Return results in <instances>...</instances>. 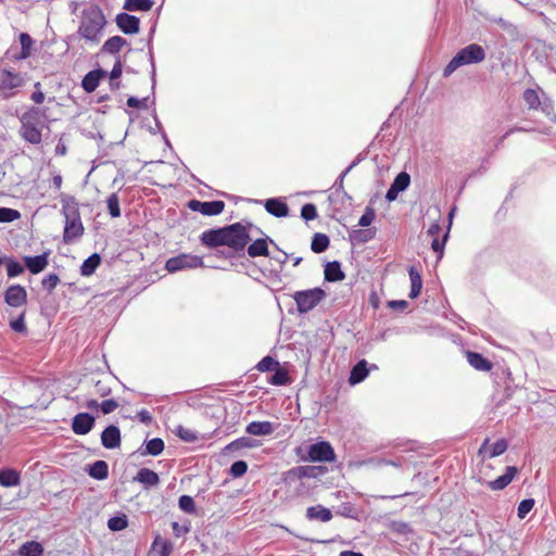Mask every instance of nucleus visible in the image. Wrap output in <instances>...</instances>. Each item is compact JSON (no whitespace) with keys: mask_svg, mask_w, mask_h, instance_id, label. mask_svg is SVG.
Wrapping results in <instances>:
<instances>
[{"mask_svg":"<svg viewBox=\"0 0 556 556\" xmlns=\"http://www.w3.org/2000/svg\"><path fill=\"white\" fill-rule=\"evenodd\" d=\"M153 5L151 0H125L123 8L126 11H149Z\"/></svg>","mask_w":556,"mask_h":556,"instance_id":"nucleus-36","label":"nucleus"},{"mask_svg":"<svg viewBox=\"0 0 556 556\" xmlns=\"http://www.w3.org/2000/svg\"><path fill=\"white\" fill-rule=\"evenodd\" d=\"M201 243L207 248L225 245V227L202 232Z\"/></svg>","mask_w":556,"mask_h":556,"instance_id":"nucleus-16","label":"nucleus"},{"mask_svg":"<svg viewBox=\"0 0 556 556\" xmlns=\"http://www.w3.org/2000/svg\"><path fill=\"white\" fill-rule=\"evenodd\" d=\"M21 217L17 210L10 207H0V223H11Z\"/></svg>","mask_w":556,"mask_h":556,"instance_id":"nucleus-49","label":"nucleus"},{"mask_svg":"<svg viewBox=\"0 0 556 556\" xmlns=\"http://www.w3.org/2000/svg\"><path fill=\"white\" fill-rule=\"evenodd\" d=\"M410 182V177L406 172H402L397 174V176L394 178L392 185L395 189H397L400 192L404 191L408 188Z\"/></svg>","mask_w":556,"mask_h":556,"instance_id":"nucleus-52","label":"nucleus"},{"mask_svg":"<svg viewBox=\"0 0 556 556\" xmlns=\"http://www.w3.org/2000/svg\"><path fill=\"white\" fill-rule=\"evenodd\" d=\"M116 25L124 34L127 35L137 34L140 29L139 18L127 13H119L116 15Z\"/></svg>","mask_w":556,"mask_h":556,"instance_id":"nucleus-15","label":"nucleus"},{"mask_svg":"<svg viewBox=\"0 0 556 556\" xmlns=\"http://www.w3.org/2000/svg\"><path fill=\"white\" fill-rule=\"evenodd\" d=\"M4 261L7 263L8 277L14 278L23 274L24 267L17 261L11 257L4 258Z\"/></svg>","mask_w":556,"mask_h":556,"instance_id":"nucleus-46","label":"nucleus"},{"mask_svg":"<svg viewBox=\"0 0 556 556\" xmlns=\"http://www.w3.org/2000/svg\"><path fill=\"white\" fill-rule=\"evenodd\" d=\"M188 207L193 212H199L205 216L219 215L225 208V202L220 200L202 202L199 200H190Z\"/></svg>","mask_w":556,"mask_h":556,"instance_id":"nucleus-10","label":"nucleus"},{"mask_svg":"<svg viewBox=\"0 0 556 556\" xmlns=\"http://www.w3.org/2000/svg\"><path fill=\"white\" fill-rule=\"evenodd\" d=\"M465 355L469 365L476 370L490 371L493 368L492 362L478 352L467 351Z\"/></svg>","mask_w":556,"mask_h":556,"instance_id":"nucleus-19","label":"nucleus"},{"mask_svg":"<svg viewBox=\"0 0 556 556\" xmlns=\"http://www.w3.org/2000/svg\"><path fill=\"white\" fill-rule=\"evenodd\" d=\"M308 459L311 462H334L336 453L332 446L327 441H321L309 445L308 451Z\"/></svg>","mask_w":556,"mask_h":556,"instance_id":"nucleus-9","label":"nucleus"},{"mask_svg":"<svg viewBox=\"0 0 556 556\" xmlns=\"http://www.w3.org/2000/svg\"><path fill=\"white\" fill-rule=\"evenodd\" d=\"M135 480L146 486H154L160 482L159 475L149 468H141L135 477Z\"/></svg>","mask_w":556,"mask_h":556,"instance_id":"nucleus-27","label":"nucleus"},{"mask_svg":"<svg viewBox=\"0 0 556 556\" xmlns=\"http://www.w3.org/2000/svg\"><path fill=\"white\" fill-rule=\"evenodd\" d=\"M316 470L319 472H325L326 468L324 467H314V466H304L299 468V476L300 477H316Z\"/></svg>","mask_w":556,"mask_h":556,"instance_id":"nucleus-59","label":"nucleus"},{"mask_svg":"<svg viewBox=\"0 0 556 556\" xmlns=\"http://www.w3.org/2000/svg\"><path fill=\"white\" fill-rule=\"evenodd\" d=\"M325 296L326 292L321 288H313L295 292L293 299L299 313L304 314L316 307Z\"/></svg>","mask_w":556,"mask_h":556,"instance_id":"nucleus-7","label":"nucleus"},{"mask_svg":"<svg viewBox=\"0 0 556 556\" xmlns=\"http://www.w3.org/2000/svg\"><path fill=\"white\" fill-rule=\"evenodd\" d=\"M105 76V72L102 70H94L85 75L81 81V87L88 93L93 92L99 84L101 78Z\"/></svg>","mask_w":556,"mask_h":556,"instance_id":"nucleus-20","label":"nucleus"},{"mask_svg":"<svg viewBox=\"0 0 556 556\" xmlns=\"http://www.w3.org/2000/svg\"><path fill=\"white\" fill-rule=\"evenodd\" d=\"M101 263V257L99 254L93 253L87 260L84 261L80 267V274L85 277L91 276L96 269L99 267Z\"/></svg>","mask_w":556,"mask_h":556,"instance_id":"nucleus-33","label":"nucleus"},{"mask_svg":"<svg viewBox=\"0 0 556 556\" xmlns=\"http://www.w3.org/2000/svg\"><path fill=\"white\" fill-rule=\"evenodd\" d=\"M408 275H409V279H410L409 298L416 299L421 292L422 279H421L419 271L416 269L415 266L409 267Z\"/></svg>","mask_w":556,"mask_h":556,"instance_id":"nucleus-28","label":"nucleus"},{"mask_svg":"<svg viewBox=\"0 0 556 556\" xmlns=\"http://www.w3.org/2000/svg\"><path fill=\"white\" fill-rule=\"evenodd\" d=\"M280 366L279 362L271 356L263 357L256 365V369L261 372L275 370Z\"/></svg>","mask_w":556,"mask_h":556,"instance_id":"nucleus-44","label":"nucleus"},{"mask_svg":"<svg viewBox=\"0 0 556 556\" xmlns=\"http://www.w3.org/2000/svg\"><path fill=\"white\" fill-rule=\"evenodd\" d=\"M534 500L533 498H526L522 500L517 508V516L519 519H525L526 516L532 510L534 507Z\"/></svg>","mask_w":556,"mask_h":556,"instance_id":"nucleus-51","label":"nucleus"},{"mask_svg":"<svg viewBox=\"0 0 556 556\" xmlns=\"http://www.w3.org/2000/svg\"><path fill=\"white\" fill-rule=\"evenodd\" d=\"M18 134L26 142L38 146L42 142L43 129H49L46 109L29 106L20 117Z\"/></svg>","mask_w":556,"mask_h":556,"instance_id":"nucleus-1","label":"nucleus"},{"mask_svg":"<svg viewBox=\"0 0 556 556\" xmlns=\"http://www.w3.org/2000/svg\"><path fill=\"white\" fill-rule=\"evenodd\" d=\"M376 235V230L375 229H357V230H353L352 233H351V238L352 240H354L355 242H358V243H365L369 240H371Z\"/></svg>","mask_w":556,"mask_h":556,"instance_id":"nucleus-40","label":"nucleus"},{"mask_svg":"<svg viewBox=\"0 0 556 556\" xmlns=\"http://www.w3.org/2000/svg\"><path fill=\"white\" fill-rule=\"evenodd\" d=\"M21 483V475L15 469L0 470V485L4 488L16 486Z\"/></svg>","mask_w":556,"mask_h":556,"instance_id":"nucleus-26","label":"nucleus"},{"mask_svg":"<svg viewBox=\"0 0 556 556\" xmlns=\"http://www.w3.org/2000/svg\"><path fill=\"white\" fill-rule=\"evenodd\" d=\"M89 475L98 480H103L109 476V467L104 460H97L89 469Z\"/></svg>","mask_w":556,"mask_h":556,"instance_id":"nucleus-35","label":"nucleus"},{"mask_svg":"<svg viewBox=\"0 0 556 556\" xmlns=\"http://www.w3.org/2000/svg\"><path fill=\"white\" fill-rule=\"evenodd\" d=\"M267 238H260L253 241L248 247V254L250 257L264 256L267 257L269 255L268 242Z\"/></svg>","mask_w":556,"mask_h":556,"instance_id":"nucleus-23","label":"nucleus"},{"mask_svg":"<svg viewBox=\"0 0 556 556\" xmlns=\"http://www.w3.org/2000/svg\"><path fill=\"white\" fill-rule=\"evenodd\" d=\"M247 470L248 464L243 460H237L230 467V475L235 478L242 477Z\"/></svg>","mask_w":556,"mask_h":556,"instance_id":"nucleus-57","label":"nucleus"},{"mask_svg":"<svg viewBox=\"0 0 556 556\" xmlns=\"http://www.w3.org/2000/svg\"><path fill=\"white\" fill-rule=\"evenodd\" d=\"M389 528L392 532H395L397 534H403V535H406V534H409L413 532L410 525L408 522L402 521V520L391 521Z\"/></svg>","mask_w":556,"mask_h":556,"instance_id":"nucleus-47","label":"nucleus"},{"mask_svg":"<svg viewBox=\"0 0 556 556\" xmlns=\"http://www.w3.org/2000/svg\"><path fill=\"white\" fill-rule=\"evenodd\" d=\"M253 446H254V444L252 443V440L250 438L242 437V438H239V439L230 442L226 446V451L232 452V451H239L242 448H250Z\"/></svg>","mask_w":556,"mask_h":556,"instance_id":"nucleus-45","label":"nucleus"},{"mask_svg":"<svg viewBox=\"0 0 556 556\" xmlns=\"http://www.w3.org/2000/svg\"><path fill=\"white\" fill-rule=\"evenodd\" d=\"M118 402L115 401L114 399H106L101 404H99L97 400H89L86 403L87 408L97 409L98 407H100L103 414L113 413L115 409L118 408Z\"/></svg>","mask_w":556,"mask_h":556,"instance_id":"nucleus-30","label":"nucleus"},{"mask_svg":"<svg viewBox=\"0 0 556 556\" xmlns=\"http://www.w3.org/2000/svg\"><path fill=\"white\" fill-rule=\"evenodd\" d=\"M151 549L154 556H169L173 548L169 541L162 539L161 535H156Z\"/></svg>","mask_w":556,"mask_h":556,"instance_id":"nucleus-32","label":"nucleus"},{"mask_svg":"<svg viewBox=\"0 0 556 556\" xmlns=\"http://www.w3.org/2000/svg\"><path fill=\"white\" fill-rule=\"evenodd\" d=\"M127 45V40L122 36H113L109 38L104 45L102 46V52L116 54L118 53L125 46Z\"/></svg>","mask_w":556,"mask_h":556,"instance_id":"nucleus-29","label":"nucleus"},{"mask_svg":"<svg viewBox=\"0 0 556 556\" xmlns=\"http://www.w3.org/2000/svg\"><path fill=\"white\" fill-rule=\"evenodd\" d=\"M306 518L328 522L332 519V513L329 508L321 505L311 506L306 509Z\"/></svg>","mask_w":556,"mask_h":556,"instance_id":"nucleus-21","label":"nucleus"},{"mask_svg":"<svg viewBox=\"0 0 556 556\" xmlns=\"http://www.w3.org/2000/svg\"><path fill=\"white\" fill-rule=\"evenodd\" d=\"M508 443L505 439H500L493 444H490V439L486 438L478 451V456L484 460L500 456L506 452Z\"/></svg>","mask_w":556,"mask_h":556,"instance_id":"nucleus-12","label":"nucleus"},{"mask_svg":"<svg viewBox=\"0 0 556 556\" xmlns=\"http://www.w3.org/2000/svg\"><path fill=\"white\" fill-rule=\"evenodd\" d=\"M274 371L275 374L269 379V383L274 386H286L287 383H289L290 377L286 369L279 366Z\"/></svg>","mask_w":556,"mask_h":556,"instance_id":"nucleus-42","label":"nucleus"},{"mask_svg":"<svg viewBox=\"0 0 556 556\" xmlns=\"http://www.w3.org/2000/svg\"><path fill=\"white\" fill-rule=\"evenodd\" d=\"M245 431L252 435H268L274 431L270 421H252L247 426Z\"/></svg>","mask_w":556,"mask_h":556,"instance_id":"nucleus-24","label":"nucleus"},{"mask_svg":"<svg viewBox=\"0 0 556 556\" xmlns=\"http://www.w3.org/2000/svg\"><path fill=\"white\" fill-rule=\"evenodd\" d=\"M368 375L367 363L365 359L358 362L351 370L349 382L357 384L362 382Z\"/></svg>","mask_w":556,"mask_h":556,"instance_id":"nucleus-31","label":"nucleus"},{"mask_svg":"<svg viewBox=\"0 0 556 556\" xmlns=\"http://www.w3.org/2000/svg\"><path fill=\"white\" fill-rule=\"evenodd\" d=\"M251 240L249 229L241 223L225 226V245L233 252L242 251Z\"/></svg>","mask_w":556,"mask_h":556,"instance_id":"nucleus-5","label":"nucleus"},{"mask_svg":"<svg viewBox=\"0 0 556 556\" xmlns=\"http://www.w3.org/2000/svg\"><path fill=\"white\" fill-rule=\"evenodd\" d=\"M20 42L22 46L21 58L26 59L30 55V47H31L33 40L28 34L22 33L20 35Z\"/></svg>","mask_w":556,"mask_h":556,"instance_id":"nucleus-53","label":"nucleus"},{"mask_svg":"<svg viewBox=\"0 0 556 556\" xmlns=\"http://www.w3.org/2000/svg\"><path fill=\"white\" fill-rule=\"evenodd\" d=\"M146 101H147V99L139 100V99H137L135 97H129L127 99V105L129 108L141 109V108H146L147 106Z\"/></svg>","mask_w":556,"mask_h":556,"instance_id":"nucleus-63","label":"nucleus"},{"mask_svg":"<svg viewBox=\"0 0 556 556\" xmlns=\"http://www.w3.org/2000/svg\"><path fill=\"white\" fill-rule=\"evenodd\" d=\"M442 228L439 223H433L428 229V236L431 238H438L441 233Z\"/></svg>","mask_w":556,"mask_h":556,"instance_id":"nucleus-64","label":"nucleus"},{"mask_svg":"<svg viewBox=\"0 0 556 556\" xmlns=\"http://www.w3.org/2000/svg\"><path fill=\"white\" fill-rule=\"evenodd\" d=\"M345 278L339 262L333 261L327 263L325 267V279L330 282L341 281Z\"/></svg>","mask_w":556,"mask_h":556,"instance_id":"nucleus-25","label":"nucleus"},{"mask_svg":"<svg viewBox=\"0 0 556 556\" xmlns=\"http://www.w3.org/2000/svg\"><path fill=\"white\" fill-rule=\"evenodd\" d=\"M106 18L98 5L83 10L77 35L89 46H98L103 37Z\"/></svg>","mask_w":556,"mask_h":556,"instance_id":"nucleus-2","label":"nucleus"},{"mask_svg":"<svg viewBox=\"0 0 556 556\" xmlns=\"http://www.w3.org/2000/svg\"><path fill=\"white\" fill-rule=\"evenodd\" d=\"M94 426V418L88 413L77 414L72 421V430L75 434L85 435L89 433Z\"/></svg>","mask_w":556,"mask_h":556,"instance_id":"nucleus-14","label":"nucleus"},{"mask_svg":"<svg viewBox=\"0 0 556 556\" xmlns=\"http://www.w3.org/2000/svg\"><path fill=\"white\" fill-rule=\"evenodd\" d=\"M485 59L484 49L478 43H470L460 49L448 62L443 71L444 77H448L458 67L473 63H480Z\"/></svg>","mask_w":556,"mask_h":556,"instance_id":"nucleus-4","label":"nucleus"},{"mask_svg":"<svg viewBox=\"0 0 556 556\" xmlns=\"http://www.w3.org/2000/svg\"><path fill=\"white\" fill-rule=\"evenodd\" d=\"M26 83L25 75L13 70H0V94L5 99L12 98Z\"/></svg>","mask_w":556,"mask_h":556,"instance_id":"nucleus-6","label":"nucleus"},{"mask_svg":"<svg viewBox=\"0 0 556 556\" xmlns=\"http://www.w3.org/2000/svg\"><path fill=\"white\" fill-rule=\"evenodd\" d=\"M108 527L111 531H122L128 527V519L125 514L109 519Z\"/></svg>","mask_w":556,"mask_h":556,"instance_id":"nucleus-43","label":"nucleus"},{"mask_svg":"<svg viewBox=\"0 0 556 556\" xmlns=\"http://www.w3.org/2000/svg\"><path fill=\"white\" fill-rule=\"evenodd\" d=\"M50 251L47 250L40 255L24 256L23 261L30 274L37 275L43 271L49 265Z\"/></svg>","mask_w":556,"mask_h":556,"instance_id":"nucleus-13","label":"nucleus"},{"mask_svg":"<svg viewBox=\"0 0 556 556\" xmlns=\"http://www.w3.org/2000/svg\"><path fill=\"white\" fill-rule=\"evenodd\" d=\"M108 210L110 212V215L112 217H119L121 216V208H119V199L117 193H112L108 200Z\"/></svg>","mask_w":556,"mask_h":556,"instance_id":"nucleus-50","label":"nucleus"},{"mask_svg":"<svg viewBox=\"0 0 556 556\" xmlns=\"http://www.w3.org/2000/svg\"><path fill=\"white\" fill-rule=\"evenodd\" d=\"M25 317H26V309H23L17 317L11 318L9 320V325H10L11 329L17 333H25L27 330Z\"/></svg>","mask_w":556,"mask_h":556,"instance_id":"nucleus-41","label":"nucleus"},{"mask_svg":"<svg viewBox=\"0 0 556 556\" xmlns=\"http://www.w3.org/2000/svg\"><path fill=\"white\" fill-rule=\"evenodd\" d=\"M61 201L63 205V213L65 215V226L63 232V241L68 244L80 238L84 233V226L80 219L79 212L76 207L72 214L67 213L71 204L76 205L74 197L61 193Z\"/></svg>","mask_w":556,"mask_h":556,"instance_id":"nucleus-3","label":"nucleus"},{"mask_svg":"<svg viewBox=\"0 0 556 556\" xmlns=\"http://www.w3.org/2000/svg\"><path fill=\"white\" fill-rule=\"evenodd\" d=\"M522 99L526 102L529 110H538L541 106V99L536 90L526 89L522 94Z\"/></svg>","mask_w":556,"mask_h":556,"instance_id":"nucleus-38","label":"nucleus"},{"mask_svg":"<svg viewBox=\"0 0 556 556\" xmlns=\"http://www.w3.org/2000/svg\"><path fill=\"white\" fill-rule=\"evenodd\" d=\"M164 450V441L160 438H153L146 443V451L142 454L152 456L160 455Z\"/></svg>","mask_w":556,"mask_h":556,"instance_id":"nucleus-39","label":"nucleus"},{"mask_svg":"<svg viewBox=\"0 0 556 556\" xmlns=\"http://www.w3.org/2000/svg\"><path fill=\"white\" fill-rule=\"evenodd\" d=\"M101 443L105 448H116L121 445V431L116 426L106 427L101 433Z\"/></svg>","mask_w":556,"mask_h":556,"instance_id":"nucleus-17","label":"nucleus"},{"mask_svg":"<svg viewBox=\"0 0 556 556\" xmlns=\"http://www.w3.org/2000/svg\"><path fill=\"white\" fill-rule=\"evenodd\" d=\"M177 435L185 442H194L198 440V434L195 431L182 426L177 428Z\"/></svg>","mask_w":556,"mask_h":556,"instance_id":"nucleus-54","label":"nucleus"},{"mask_svg":"<svg viewBox=\"0 0 556 556\" xmlns=\"http://www.w3.org/2000/svg\"><path fill=\"white\" fill-rule=\"evenodd\" d=\"M265 208L276 217H286L289 213L287 203L279 199H268L265 203Z\"/></svg>","mask_w":556,"mask_h":556,"instance_id":"nucleus-22","label":"nucleus"},{"mask_svg":"<svg viewBox=\"0 0 556 556\" xmlns=\"http://www.w3.org/2000/svg\"><path fill=\"white\" fill-rule=\"evenodd\" d=\"M179 508L186 513H194L195 511V504L191 496L189 495H181L178 501Z\"/></svg>","mask_w":556,"mask_h":556,"instance_id":"nucleus-55","label":"nucleus"},{"mask_svg":"<svg viewBox=\"0 0 556 556\" xmlns=\"http://www.w3.org/2000/svg\"><path fill=\"white\" fill-rule=\"evenodd\" d=\"M518 471L519 470L516 466H508L506 467L505 473L495 480L488 482V486L493 491L504 490L513 481Z\"/></svg>","mask_w":556,"mask_h":556,"instance_id":"nucleus-18","label":"nucleus"},{"mask_svg":"<svg viewBox=\"0 0 556 556\" xmlns=\"http://www.w3.org/2000/svg\"><path fill=\"white\" fill-rule=\"evenodd\" d=\"M42 553H43V547L37 541L26 542L18 549L20 556H41Z\"/></svg>","mask_w":556,"mask_h":556,"instance_id":"nucleus-34","label":"nucleus"},{"mask_svg":"<svg viewBox=\"0 0 556 556\" xmlns=\"http://www.w3.org/2000/svg\"><path fill=\"white\" fill-rule=\"evenodd\" d=\"M203 266L204 263L201 256L186 253L170 257L165 263V269L168 273H176L184 269H192Z\"/></svg>","mask_w":556,"mask_h":556,"instance_id":"nucleus-8","label":"nucleus"},{"mask_svg":"<svg viewBox=\"0 0 556 556\" xmlns=\"http://www.w3.org/2000/svg\"><path fill=\"white\" fill-rule=\"evenodd\" d=\"M301 217L305 220H313L317 217V208L313 203H306L301 208Z\"/></svg>","mask_w":556,"mask_h":556,"instance_id":"nucleus-56","label":"nucleus"},{"mask_svg":"<svg viewBox=\"0 0 556 556\" xmlns=\"http://www.w3.org/2000/svg\"><path fill=\"white\" fill-rule=\"evenodd\" d=\"M375 211L371 207H366L364 214L361 216L358 220V225L362 227H368L375 219Z\"/></svg>","mask_w":556,"mask_h":556,"instance_id":"nucleus-58","label":"nucleus"},{"mask_svg":"<svg viewBox=\"0 0 556 556\" xmlns=\"http://www.w3.org/2000/svg\"><path fill=\"white\" fill-rule=\"evenodd\" d=\"M330 240L325 233H315L312 240L311 249L315 253H323L329 247Z\"/></svg>","mask_w":556,"mask_h":556,"instance_id":"nucleus-37","label":"nucleus"},{"mask_svg":"<svg viewBox=\"0 0 556 556\" xmlns=\"http://www.w3.org/2000/svg\"><path fill=\"white\" fill-rule=\"evenodd\" d=\"M94 393L100 397H105L111 393V389L101 380L94 384Z\"/></svg>","mask_w":556,"mask_h":556,"instance_id":"nucleus-62","label":"nucleus"},{"mask_svg":"<svg viewBox=\"0 0 556 556\" xmlns=\"http://www.w3.org/2000/svg\"><path fill=\"white\" fill-rule=\"evenodd\" d=\"M59 282L60 277L56 274L51 273L41 280V286L50 294L56 288Z\"/></svg>","mask_w":556,"mask_h":556,"instance_id":"nucleus-48","label":"nucleus"},{"mask_svg":"<svg viewBox=\"0 0 556 556\" xmlns=\"http://www.w3.org/2000/svg\"><path fill=\"white\" fill-rule=\"evenodd\" d=\"M447 236H448V230L443 236L442 241H440L439 238H432L431 248L434 252H438L440 254V257L443 254V249H444V244L447 239Z\"/></svg>","mask_w":556,"mask_h":556,"instance_id":"nucleus-60","label":"nucleus"},{"mask_svg":"<svg viewBox=\"0 0 556 556\" xmlns=\"http://www.w3.org/2000/svg\"><path fill=\"white\" fill-rule=\"evenodd\" d=\"M27 291L21 285H12L4 291V302L14 308L23 307L27 304Z\"/></svg>","mask_w":556,"mask_h":556,"instance_id":"nucleus-11","label":"nucleus"},{"mask_svg":"<svg viewBox=\"0 0 556 556\" xmlns=\"http://www.w3.org/2000/svg\"><path fill=\"white\" fill-rule=\"evenodd\" d=\"M34 87L36 90L31 93L30 99L36 104H41L45 101V93L41 91V84L39 81L35 83Z\"/></svg>","mask_w":556,"mask_h":556,"instance_id":"nucleus-61","label":"nucleus"}]
</instances>
